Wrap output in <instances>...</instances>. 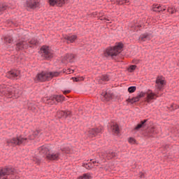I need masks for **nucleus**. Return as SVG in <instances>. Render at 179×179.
I'll list each match as a JSON object with an SVG mask.
<instances>
[{
  "label": "nucleus",
  "instance_id": "f257e3e1",
  "mask_svg": "<svg viewBox=\"0 0 179 179\" xmlns=\"http://www.w3.org/2000/svg\"><path fill=\"white\" fill-rule=\"evenodd\" d=\"M38 150L41 157H46L48 160H57L59 157V152H55L50 146L42 145Z\"/></svg>",
  "mask_w": 179,
  "mask_h": 179
},
{
  "label": "nucleus",
  "instance_id": "f03ea898",
  "mask_svg": "<svg viewBox=\"0 0 179 179\" xmlns=\"http://www.w3.org/2000/svg\"><path fill=\"white\" fill-rule=\"evenodd\" d=\"M122 48H124V43L122 42H116L114 46H110L106 48L104 55L105 57L108 55V57L114 58V57H117L121 54L120 51H122Z\"/></svg>",
  "mask_w": 179,
  "mask_h": 179
},
{
  "label": "nucleus",
  "instance_id": "7ed1b4c3",
  "mask_svg": "<svg viewBox=\"0 0 179 179\" xmlns=\"http://www.w3.org/2000/svg\"><path fill=\"white\" fill-rule=\"evenodd\" d=\"M59 76V72L58 71H41V73H38L36 76V78L38 80V82H50L51 79L54 77Z\"/></svg>",
  "mask_w": 179,
  "mask_h": 179
},
{
  "label": "nucleus",
  "instance_id": "20e7f679",
  "mask_svg": "<svg viewBox=\"0 0 179 179\" xmlns=\"http://www.w3.org/2000/svg\"><path fill=\"white\" fill-rule=\"evenodd\" d=\"M29 142L28 138H23L22 135L13 137V138L7 140L8 145H13V146H20L21 145H26Z\"/></svg>",
  "mask_w": 179,
  "mask_h": 179
},
{
  "label": "nucleus",
  "instance_id": "39448f33",
  "mask_svg": "<svg viewBox=\"0 0 179 179\" xmlns=\"http://www.w3.org/2000/svg\"><path fill=\"white\" fill-rule=\"evenodd\" d=\"M46 104H48V106H57L58 103H62V101H65V96L63 95H57L53 94L50 96L46 97Z\"/></svg>",
  "mask_w": 179,
  "mask_h": 179
},
{
  "label": "nucleus",
  "instance_id": "423d86ee",
  "mask_svg": "<svg viewBox=\"0 0 179 179\" xmlns=\"http://www.w3.org/2000/svg\"><path fill=\"white\" fill-rule=\"evenodd\" d=\"M41 51H42L43 59L45 61H50L54 58V53L50 50V47L47 45H43L41 48Z\"/></svg>",
  "mask_w": 179,
  "mask_h": 179
},
{
  "label": "nucleus",
  "instance_id": "0eeeda50",
  "mask_svg": "<svg viewBox=\"0 0 179 179\" xmlns=\"http://www.w3.org/2000/svg\"><path fill=\"white\" fill-rule=\"evenodd\" d=\"M15 45L16 51H23V50H28L29 48H33V46H30V45L24 41H19L16 43Z\"/></svg>",
  "mask_w": 179,
  "mask_h": 179
},
{
  "label": "nucleus",
  "instance_id": "6e6552de",
  "mask_svg": "<svg viewBox=\"0 0 179 179\" xmlns=\"http://www.w3.org/2000/svg\"><path fill=\"white\" fill-rule=\"evenodd\" d=\"M57 117L59 119L64 118L65 120H66V118H71L72 117V112L69 110H58L57 112Z\"/></svg>",
  "mask_w": 179,
  "mask_h": 179
},
{
  "label": "nucleus",
  "instance_id": "1a4fd4ad",
  "mask_svg": "<svg viewBox=\"0 0 179 179\" xmlns=\"http://www.w3.org/2000/svg\"><path fill=\"white\" fill-rule=\"evenodd\" d=\"M26 3L27 8H29V9H37V8H40V0H27Z\"/></svg>",
  "mask_w": 179,
  "mask_h": 179
},
{
  "label": "nucleus",
  "instance_id": "9d476101",
  "mask_svg": "<svg viewBox=\"0 0 179 179\" xmlns=\"http://www.w3.org/2000/svg\"><path fill=\"white\" fill-rule=\"evenodd\" d=\"M113 96H114V94L110 90L103 92L101 95V101H110V100H113Z\"/></svg>",
  "mask_w": 179,
  "mask_h": 179
},
{
  "label": "nucleus",
  "instance_id": "9b49d317",
  "mask_svg": "<svg viewBox=\"0 0 179 179\" xmlns=\"http://www.w3.org/2000/svg\"><path fill=\"white\" fill-rule=\"evenodd\" d=\"M101 131H103L101 127L92 128L89 131V136L90 138H94V136H97L99 134H101Z\"/></svg>",
  "mask_w": 179,
  "mask_h": 179
},
{
  "label": "nucleus",
  "instance_id": "f8f14e48",
  "mask_svg": "<svg viewBox=\"0 0 179 179\" xmlns=\"http://www.w3.org/2000/svg\"><path fill=\"white\" fill-rule=\"evenodd\" d=\"M20 73L16 70H11L7 73V78L9 79H17Z\"/></svg>",
  "mask_w": 179,
  "mask_h": 179
},
{
  "label": "nucleus",
  "instance_id": "ddd939ff",
  "mask_svg": "<svg viewBox=\"0 0 179 179\" xmlns=\"http://www.w3.org/2000/svg\"><path fill=\"white\" fill-rule=\"evenodd\" d=\"M4 177L6 176H12L15 173V169L10 167H4L1 169Z\"/></svg>",
  "mask_w": 179,
  "mask_h": 179
},
{
  "label": "nucleus",
  "instance_id": "4468645a",
  "mask_svg": "<svg viewBox=\"0 0 179 179\" xmlns=\"http://www.w3.org/2000/svg\"><path fill=\"white\" fill-rule=\"evenodd\" d=\"M147 94V96L145 98L146 103H150L151 100H156V98L155 97H159L157 94H156L154 92H150V93H145Z\"/></svg>",
  "mask_w": 179,
  "mask_h": 179
},
{
  "label": "nucleus",
  "instance_id": "2eb2a0df",
  "mask_svg": "<svg viewBox=\"0 0 179 179\" xmlns=\"http://www.w3.org/2000/svg\"><path fill=\"white\" fill-rule=\"evenodd\" d=\"M152 12H156L157 13H160V12H164L166 8L162 7L160 4H155L152 6Z\"/></svg>",
  "mask_w": 179,
  "mask_h": 179
},
{
  "label": "nucleus",
  "instance_id": "dca6fc26",
  "mask_svg": "<svg viewBox=\"0 0 179 179\" xmlns=\"http://www.w3.org/2000/svg\"><path fill=\"white\" fill-rule=\"evenodd\" d=\"M75 58V55L72 53H67L64 55L62 62H65L66 61L67 62H73V59Z\"/></svg>",
  "mask_w": 179,
  "mask_h": 179
},
{
  "label": "nucleus",
  "instance_id": "f3484780",
  "mask_svg": "<svg viewBox=\"0 0 179 179\" xmlns=\"http://www.w3.org/2000/svg\"><path fill=\"white\" fill-rule=\"evenodd\" d=\"M156 134H157V132L156 131V129L154 127H152L148 129V130H146L145 133V136H148V138H150L153 136V135H156Z\"/></svg>",
  "mask_w": 179,
  "mask_h": 179
},
{
  "label": "nucleus",
  "instance_id": "a211bd4d",
  "mask_svg": "<svg viewBox=\"0 0 179 179\" xmlns=\"http://www.w3.org/2000/svg\"><path fill=\"white\" fill-rule=\"evenodd\" d=\"M147 122H148V119H145V120H142L134 128V131H139V129H141V128H144V127H146V123Z\"/></svg>",
  "mask_w": 179,
  "mask_h": 179
},
{
  "label": "nucleus",
  "instance_id": "6ab92c4d",
  "mask_svg": "<svg viewBox=\"0 0 179 179\" xmlns=\"http://www.w3.org/2000/svg\"><path fill=\"white\" fill-rule=\"evenodd\" d=\"M138 40L140 41H146L150 40V34L149 33H145V34H141L138 38Z\"/></svg>",
  "mask_w": 179,
  "mask_h": 179
},
{
  "label": "nucleus",
  "instance_id": "aec40b11",
  "mask_svg": "<svg viewBox=\"0 0 179 179\" xmlns=\"http://www.w3.org/2000/svg\"><path fill=\"white\" fill-rule=\"evenodd\" d=\"M40 41L37 40V38H32L29 41H28L27 44L30 46L32 47L31 48H34L36 45H38V43Z\"/></svg>",
  "mask_w": 179,
  "mask_h": 179
},
{
  "label": "nucleus",
  "instance_id": "412c9836",
  "mask_svg": "<svg viewBox=\"0 0 179 179\" xmlns=\"http://www.w3.org/2000/svg\"><path fill=\"white\" fill-rule=\"evenodd\" d=\"M110 129L113 134H120V126H118V124L117 123L111 125Z\"/></svg>",
  "mask_w": 179,
  "mask_h": 179
},
{
  "label": "nucleus",
  "instance_id": "4be33fe9",
  "mask_svg": "<svg viewBox=\"0 0 179 179\" xmlns=\"http://www.w3.org/2000/svg\"><path fill=\"white\" fill-rule=\"evenodd\" d=\"M38 135H40V130H36V131H33L32 136H28V139H29V141H33V139H34V138H38Z\"/></svg>",
  "mask_w": 179,
  "mask_h": 179
},
{
  "label": "nucleus",
  "instance_id": "5701e85b",
  "mask_svg": "<svg viewBox=\"0 0 179 179\" xmlns=\"http://www.w3.org/2000/svg\"><path fill=\"white\" fill-rule=\"evenodd\" d=\"M83 167H85L87 170H90L93 169V164L92 162H88V163H83Z\"/></svg>",
  "mask_w": 179,
  "mask_h": 179
},
{
  "label": "nucleus",
  "instance_id": "b1692460",
  "mask_svg": "<svg viewBox=\"0 0 179 179\" xmlns=\"http://www.w3.org/2000/svg\"><path fill=\"white\" fill-rule=\"evenodd\" d=\"M101 80H102L103 82H108V80H110V76L108 74H103L101 76Z\"/></svg>",
  "mask_w": 179,
  "mask_h": 179
},
{
  "label": "nucleus",
  "instance_id": "393cba45",
  "mask_svg": "<svg viewBox=\"0 0 179 179\" xmlns=\"http://www.w3.org/2000/svg\"><path fill=\"white\" fill-rule=\"evenodd\" d=\"M71 80L73 82H81V80H85V78L83 77H72Z\"/></svg>",
  "mask_w": 179,
  "mask_h": 179
},
{
  "label": "nucleus",
  "instance_id": "a878e982",
  "mask_svg": "<svg viewBox=\"0 0 179 179\" xmlns=\"http://www.w3.org/2000/svg\"><path fill=\"white\" fill-rule=\"evenodd\" d=\"M167 12H169V13H171V15H173V13H176V12H177V10L174 7H169L167 9Z\"/></svg>",
  "mask_w": 179,
  "mask_h": 179
},
{
  "label": "nucleus",
  "instance_id": "bb28decb",
  "mask_svg": "<svg viewBox=\"0 0 179 179\" xmlns=\"http://www.w3.org/2000/svg\"><path fill=\"white\" fill-rule=\"evenodd\" d=\"M136 65H130L129 67L127 69L128 72L132 73L135 69H136Z\"/></svg>",
  "mask_w": 179,
  "mask_h": 179
},
{
  "label": "nucleus",
  "instance_id": "cd10ccee",
  "mask_svg": "<svg viewBox=\"0 0 179 179\" xmlns=\"http://www.w3.org/2000/svg\"><path fill=\"white\" fill-rule=\"evenodd\" d=\"M127 91L129 93H135L136 92V86L129 87Z\"/></svg>",
  "mask_w": 179,
  "mask_h": 179
},
{
  "label": "nucleus",
  "instance_id": "c85d7f7f",
  "mask_svg": "<svg viewBox=\"0 0 179 179\" xmlns=\"http://www.w3.org/2000/svg\"><path fill=\"white\" fill-rule=\"evenodd\" d=\"M164 85H166V80H162L161 82H159V84L158 85V90L163 89V86H164Z\"/></svg>",
  "mask_w": 179,
  "mask_h": 179
},
{
  "label": "nucleus",
  "instance_id": "c756f323",
  "mask_svg": "<svg viewBox=\"0 0 179 179\" xmlns=\"http://www.w3.org/2000/svg\"><path fill=\"white\" fill-rule=\"evenodd\" d=\"M65 3V0H56V5L61 8Z\"/></svg>",
  "mask_w": 179,
  "mask_h": 179
},
{
  "label": "nucleus",
  "instance_id": "7c9ffc66",
  "mask_svg": "<svg viewBox=\"0 0 179 179\" xmlns=\"http://www.w3.org/2000/svg\"><path fill=\"white\" fill-rule=\"evenodd\" d=\"M4 41L6 43H8V44H10V43H12V41H13V39L11 38V36H5Z\"/></svg>",
  "mask_w": 179,
  "mask_h": 179
},
{
  "label": "nucleus",
  "instance_id": "2f4dec72",
  "mask_svg": "<svg viewBox=\"0 0 179 179\" xmlns=\"http://www.w3.org/2000/svg\"><path fill=\"white\" fill-rule=\"evenodd\" d=\"M108 155L110 156V157L111 159H114V157H117V152H115L113 150H110V151L108 152Z\"/></svg>",
  "mask_w": 179,
  "mask_h": 179
},
{
  "label": "nucleus",
  "instance_id": "473e14b6",
  "mask_svg": "<svg viewBox=\"0 0 179 179\" xmlns=\"http://www.w3.org/2000/svg\"><path fill=\"white\" fill-rule=\"evenodd\" d=\"M8 6L6 4L0 3V12H3V10H6Z\"/></svg>",
  "mask_w": 179,
  "mask_h": 179
},
{
  "label": "nucleus",
  "instance_id": "72a5a7b5",
  "mask_svg": "<svg viewBox=\"0 0 179 179\" xmlns=\"http://www.w3.org/2000/svg\"><path fill=\"white\" fill-rule=\"evenodd\" d=\"M78 38V36L72 35L70 36L69 41L70 43H74V41Z\"/></svg>",
  "mask_w": 179,
  "mask_h": 179
},
{
  "label": "nucleus",
  "instance_id": "f704fd0d",
  "mask_svg": "<svg viewBox=\"0 0 179 179\" xmlns=\"http://www.w3.org/2000/svg\"><path fill=\"white\" fill-rule=\"evenodd\" d=\"M90 175L89 173H84L83 176H80L79 179H90Z\"/></svg>",
  "mask_w": 179,
  "mask_h": 179
},
{
  "label": "nucleus",
  "instance_id": "c9c22d12",
  "mask_svg": "<svg viewBox=\"0 0 179 179\" xmlns=\"http://www.w3.org/2000/svg\"><path fill=\"white\" fill-rule=\"evenodd\" d=\"M126 101H127V103H130L131 104H134V103H136V101H135V99H134V97L131 98V99L128 98V99L126 100Z\"/></svg>",
  "mask_w": 179,
  "mask_h": 179
},
{
  "label": "nucleus",
  "instance_id": "e433bc0d",
  "mask_svg": "<svg viewBox=\"0 0 179 179\" xmlns=\"http://www.w3.org/2000/svg\"><path fill=\"white\" fill-rule=\"evenodd\" d=\"M115 2L117 5H124L125 0H116Z\"/></svg>",
  "mask_w": 179,
  "mask_h": 179
},
{
  "label": "nucleus",
  "instance_id": "4c0bfd02",
  "mask_svg": "<svg viewBox=\"0 0 179 179\" xmlns=\"http://www.w3.org/2000/svg\"><path fill=\"white\" fill-rule=\"evenodd\" d=\"M49 3L51 6H55L57 4V0H49Z\"/></svg>",
  "mask_w": 179,
  "mask_h": 179
},
{
  "label": "nucleus",
  "instance_id": "58836bf2",
  "mask_svg": "<svg viewBox=\"0 0 179 179\" xmlns=\"http://www.w3.org/2000/svg\"><path fill=\"white\" fill-rule=\"evenodd\" d=\"M146 94V92H141V94H138L137 96L138 99H142V97H144Z\"/></svg>",
  "mask_w": 179,
  "mask_h": 179
},
{
  "label": "nucleus",
  "instance_id": "ea45409f",
  "mask_svg": "<svg viewBox=\"0 0 179 179\" xmlns=\"http://www.w3.org/2000/svg\"><path fill=\"white\" fill-rule=\"evenodd\" d=\"M136 142V140L135 138L130 137L129 138V143H135Z\"/></svg>",
  "mask_w": 179,
  "mask_h": 179
},
{
  "label": "nucleus",
  "instance_id": "a19ab883",
  "mask_svg": "<svg viewBox=\"0 0 179 179\" xmlns=\"http://www.w3.org/2000/svg\"><path fill=\"white\" fill-rule=\"evenodd\" d=\"M138 176H139V178H145V173L142 171L139 172L138 173Z\"/></svg>",
  "mask_w": 179,
  "mask_h": 179
},
{
  "label": "nucleus",
  "instance_id": "79ce46f5",
  "mask_svg": "<svg viewBox=\"0 0 179 179\" xmlns=\"http://www.w3.org/2000/svg\"><path fill=\"white\" fill-rule=\"evenodd\" d=\"M162 82V80L157 77V80H155L156 85H159Z\"/></svg>",
  "mask_w": 179,
  "mask_h": 179
},
{
  "label": "nucleus",
  "instance_id": "37998d69",
  "mask_svg": "<svg viewBox=\"0 0 179 179\" xmlns=\"http://www.w3.org/2000/svg\"><path fill=\"white\" fill-rule=\"evenodd\" d=\"M2 177H4L3 172L2 169H0V178H2Z\"/></svg>",
  "mask_w": 179,
  "mask_h": 179
},
{
  "label": "nucleus",
  "instance_id": "c03bdc74",
  "mask_svg": "<svg viewBox=\"0 0 179 179\" xmlns=\"http://www.w3.org/2000/svg\"><path fill=\"white\" fill-rule=\"evenodd\" d=\"M134 99V101H136V103H137V101H139V100H141L138 96H136V97H133Z\"/></svg>",
  "mask_w": 179,
  "mask_h": 179
},
{
  "label": "nucleus",
  "instance_id": "a18cd8bd",
  "mask_svg": "<svg viewBox=\"0 0 179 179\" xmlns=\"http://www.w3.org/2000/svg\"><path fill=\"white\" fill-rule=\"evenodd\" d=\"M179 108V105H174V108H173V110L175 111V110H178Z\"/></svg>",
  "mask_w": 179,
  "mask_h": 179
},
{
  "label": "nucleus",
  "instance_id": "49530a36",
  "mask_svg": "<svg viewBox=\"0 0 179 179\" xmlns=\"http://www.w3.org/2000/svg\"><path fill=\"white\" fill-rule=\"evenodd\" d=\"M70 92H71V90H65V91H64V94H69Z\"/></svg>",
  "mask_w": 179,
  "mask_h": 179
},
{
  "label": "nucleus",
  "instance_id": "de8ad7c7",
  "mask_svg": "<svg viewBox=\"0 0 179 179\" xmlns=\"http://www.w3.org/2000/svg\"><path fill=\"white\" fill-rule=\"evenodd\" d=\"M70 37H71V36H67L64 37V39H65V40H67V41H69Z\"/></svg>",
  "mask_w": 179,
  "mask_h": 179
},
{
  "label": "nucleus",
  "instance_id": "09e8293b",
  "mask_svg": "<svg viewBox=\"0 0 179 179\" xmlns=\"http://www.w3.org/2000/svg\"><path fill=\"white\" fill-rule=\"evenodd\" d=\"M171 108H172L171 111H174V110H173V108H174V103H172V104L171 105Z\"/></svg>",
  "mask_w": 179,
  "mask_h": 179
},
{
  "label": "nucleus",
  "instance_id": "8fccbe9b",
  "mask_svg": "<svg viewBox=\"0 0 179 179\" xmlns=\"http://www.w3.org/2000/svg\"><path fill=\"white\" fill-rule=\"evenodd\" d=\"M129 3V0H124V3Z\"/></svg>",
  "mask_w": 179,
  "mask_h": 179
},
{
  "label": "nucleus",
  "instance_id": "3c124183",
  "mask_svg": "<svg viewBox=\"0 0 179 179\" xmlns=\"http://www.w3.org/2000/svg\"><path fill=\"white\" fill-rule=\"evenodd\" d=\"M152 92H153L152 91V90H148L147 93H152Z\"/></svg>",
  "mask_w": 179,
  "mask_h": 179
},
{
  "label": "nucleus",
  "instance_id": "603ef678",
  "mask_svg": "<svg viewBox=\"0 0 179 179\" xmlns=\"http://www.w3.org/2000/svg\"><path fill=\"white\" fill-rule=\"evenodd\" d=\"M92 164H96V161H93V162H92Z\"/></svg>",
  "mask_w": 179,
  "mask_h": 179
}]
</instances>
